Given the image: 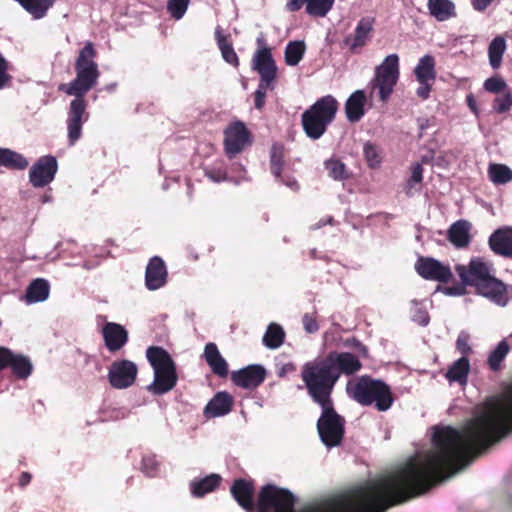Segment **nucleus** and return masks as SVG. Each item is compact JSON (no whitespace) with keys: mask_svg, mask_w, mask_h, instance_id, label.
I'll use <instances>...</instances> for the list:
<instances>
[{"mask_svg":"<svg viewBox=\"0 0 512 512\" xmlns=\"http://www.w3.org/2000/svg\"><path fill=\"white\" fill-rule=\"evenodd\" d=\"M96 50L92 42H87L79 51L75 61L76 77L68 84H61L59 90L75 98L71 101L68 117V141L73 146L81 137L82 126L88 120L85 95L93 89L100 76L98 64L94 61Z\"/></svg>","mask_w":512,"mask_h":512,"instance_id":"nucleus-1","label":"nucleus"},{"mask_svg":"<svg viewBox=\"0 0 512 512\" xmlns=\"http://www.w3.org/2000/svg\"><path fill=\"white\" fill-rule=\"evenodd\" d=\"M455 271L462 284L474 287L477 294L500 306L507 304V287L494 276V267L491 262L483 257H472L467 265H456Z\"/></svg>","mask_w":512,"mask_h":512,"instance_id":"nucleus-2","label":"nucleus"},{"mask_svg":"<svg viewBox=\"0 0 512 512\" xmlns=\"http://www.w3.org/2000/svg\"><path fill=\"white\" fill-rule=\"evenodd\" d=\"M301 379L314 403L317 405L333 403L332 393L339 379L326 357L305 363L301 369Z\"/></svg>","mask_w":512,"mask_h":512,"instance_id":"nucleus-3","label":"nucleus"},{"mask_svg":"<svg viewBox=\"0 0 512 512\" xmlns=\"http://www.w3.org/2000/svg\"><path fill=\"white\" fill-rule=\"evenodd\" d=\"M348 395L362 406L374 405L378 411L389 410L394 403L390 386L380 379L368 375L347 383Z\"/></svg>","mask_w":512,"mask_h":512,"instance_id":"nucleus-4","label":"nucleus"},{"mask_svg":"<svg viewBox=\"0 0 512 512\" xmlns=\"http://www.w3.org/2000/svg\"><path fill=\"white\" fill-rule=\"evenodd\" d=\"M146 357L154 372V379L147 386L153 395H164L175 388L178 382L176 363L163 347L150 346Z\"/></svg>","mask_w":512,"mask_h":512,"instance_id":"nucleus-5","label":"nucleus"},{"mask_svg":"<svg viewBox=\"0 0 512 512\" xmlns=\"http://www.w3.org/2000/svg\"><path fill=\"white\" fill-rule=\"evenodd\" d=\"M339 103L332 95L319 98L301 115L302 128L308 138L318 140L334 121Z\"/></svg>","mask_w":512,"mask_h":512,"instance_id":"nucleus-6","label":"nucleus"},{"mask_svg":"<svg viewBox=\"0 0 512 512\" xmlns=\"http://www.w3.org/2000/svg\"><path fill=\"white\" fill-rule=\"evenodd\" d=\"M257 46L258 48L253 55L252 66L258 72L260 81L254 93V106L256 109L261 110L265 105L267 90L274 88V82L277 78V66L273 59L271 48L263 37L257 38Z\"/></svg>","mask_w":512,"mask_h":512,"instance_id":"nucleus-7","label":"nucleus"},{"mask_svg":"<svg viewBox=\"0 0 512 512\" xmlns=\"http://www.w3.org/2000/svg\"><path fill=\"white\" fill-rule=\"evenodd\" d=\"M399 79V57L397 54L388 55L376 67L374 77L369 82L370 97L377 92L379 101L387 103Z\"/></svg>","mask_w":512,"mask_h":512,"instance_id":"nucleus-8","label":"nucleus"},{"mask_svg":"<svg viewBox=\"0 0 512 512\" xmlns=\"http://www.w3.org/2000/svg\"><path fill=\"white\" fill-rule=\"evenodd\" d=\"M322 409L317 421V431L323 444L336 447L341 444L345 434V419L337 413L334 403L319 405Z\"/></svg>","mask_w":512,"mask_h":512,"instance_id":"nucleus-9","label":"nucleus"},{"mask_svg":"<svg viewBox=\"0 0 512 512\" xmlns=\"http://www.w3.org/2000/svg\"><path fill=\"white\" fill-rule=\"evenodd\" d=\"M252 143L251 132L241 121L230 123L224 130V150L232 159Z\"/></svg>","mask_w":512,"mask_h":512,"instance_id":"nucleus-10","label":"nucleus"},{"mask_svg":"<svg viewBox=\"0 0 512 512\" xmlns=\"http://www.w3.org/2000/svg\"><path fill=\"white\" fill-rule=\"evenodd\" d=\"M137 365L127 359L114 361L108 370V381L115 389H126L132 386L137 378Z\"/></svg>","mask_w":512,"mask_h":512,"instance_id":"nucleus-11","label":"nucleus"},{"mask_svg":"<svg viewBox=\"0 0 512 512\" xmlns=\"http://www.w3.org/2000/svg\"><path fill=\"white\" fill-rule=\"evenodd\" d=\"M415 270L425 280L448 283L453 279L449 266L432 257L420 256L415 263Z\"/></svg>","mask_w":512,"mask_h":512,"instance_id":"nucleus-12","label":"nucleus"},{"mask_svg":"<svg viewBox=\"0 0 512 512\" xmlns=\"http://www.w3.org/2000/svg\"><path fill=\"white\" fill-rule=\"evenodd\" d=\"M4 369H10L12 375L18 379H27L33 371V365L27 356L0 346V371Z\"/></svg>","mask_w":512,"mask_h":512,"instance_id":"nucleus-13","label":"nucleus"},{"mask_svg":"<svg viewBox=\"0 0 512 512\" xmlns=\"http://www.w3.org/2000/svg\"><path fill=\"white\" fill-rule=\"evenodd\" d=\"M57 170L58 163L54 156H42L30 168V183L35 188H43L53 181Z\"/></svg>","mask_w":512,"mask_h":512,"instance_id":"nucleus-14","label":"nucleus"},{"mask_svg":"<svg viewBox=\"0 0 512 512\" xmlns=\"http://www.w3.org/2000/svg\"><path fill=\"white\" fill-rule=\"evenodd\" d=\"M266 370L262 365L252 364L237 371H233L231 380L233 383L244 389H255L266 379Z\"/></svg>","mask_w":512,"mask_h":512,"instance_id":"nucleus-15","label":"nucleus"},{"mask_svg":"<svg viewBox=\"0 0 512 512\" xmlns=\"http://www.w3.org/2000/svg\"><path fill=\"white\" fill-rule=\"evenodd\" d=\"M327 361L332 365L338 379L341 374L353 375L362 368V363L357 356L350 352L331 351L326 356Z\"/></svg>","mask_w":512,"mask_h":512,"instance_id":"nucleus-16","label":"nucleus"},{"mask_svg":"<svg viewBox=\"0 0 512 512\" xmlns=\"http://www.w3.org/2000/svg\"><path fill=\"white\" fill-rule=\"evenodd\" d=\"M335 0H287L285 9L288 12H298L305 6L308 15L325 17L333 8Z\"/></svg>","mask_w":512,"mask_h":512,"instance_id":"nucleus-17","label":"nucleus"},{"mask_svg":"<svg viewBox=\"0 0 512 512\" xmlns=\"http://www.w3.org/2000/svg\"><path fill=\"white\" fill-rule=\"evenodd\" d=\"M374 19L365 17L359 20L353 34L345 37L343 43L351 53H357L367 44L373 31Z\"/></svg>","mask_w":512,"mask_h":512,"instance_id":"nucleus-18","label":"nucleus"},{"mask_svg":"<svg viewBox=\"0 0 512 512\" xmlns=\"http://www.w3.org/2000/svg\"><path fill=\"white\" fill-rule=\"evenodd\" d=\"M102 336L109 352L121 350L128 342V332L121 324L107 322L102 328Z\"/></svg>","mask_w":512,"mask_h":512,"instance_id":"nucleus-19","label":"nucleus"},{"mask_svg":"<svg viewBox=\"0 0 512 512\" xmlns=\"http://www.w3.org/2000/svg\"><path fill=\"white\" fill-rule=\"evenodd\" d=\"M167 269L162 258L152 257L145 271V285L148 290H157L163 287L167 282Z\"/></svg>","mask_w":512,"mask_h":512,"instance_id":"nucleus-20","label":"nucleus"},{"mask_svg":"<svg viewBox=\"0 0 512 512\" xmlns=\"http://www.w3.org/2000/svg\"><path fill=\"white\" fill-rule=\"evenodd\" d=\"M285 147L282 143L276 142L270 149V171L273 176L281 183L292 189H298L299 185L291 177L282 176L284 167Z\"/></svg>","mask_w":512,"mask_h":512,"instance_id":"nucleus-21","label":"nucleus"},{"mask_svg":"<svg viewBox=\"0 0 512 512\" xmlns=\"http://www.w3.org/2000/svg\"><path fill=\"white\" fill-rule=\"evenodd\" d=\"M230 492L238 505L244 510L248 512H252L254 510L255 505L253 496L255 487L252 481L243 478L235 479L230 488Z\"/></svg>","mask_w":512,"mask_h":512,"instance_id":"nucleus-22","label":"nucleus"},{"mask_svg":"<svg viewBox=\"0 0 512 512\" xmlns=\"http://www.w3.org/2000/svg\"><path fill=\"white\" fill-rule=\"evenodd\" d=\"M234 404L233 397L226 391L217 392L203 409L206 419L222 417L231 412Z\"/></svg>","mask_w":512,"mask_h":512,"instance_id":"nucleus-23","label":"nucleus"},{"mask_svg":"<svg viewBox=\"0 0 512 512\" xmlns=\"http://www.w3.org/2000/svg\"><path fill=\"white\" fill-rule=\"evenodd\" d=\"M490 249L497 255L512 257L511 228H501L494 231L488 240Z\"/></svg>","mask_w":512,"mask_h":512,"instance_id":"nucleus-24","label":"nucleus"},{"mask_svg":"<svg viewBox=\"0 0 512 512\" xmlns=\"http://www.w3.org/2000/svg\"><path fill=\"white\" fill-rule=\"evenodd\" d=\"M204 358L212 372L220 378L228 375V363L221 355L215 343H207L204 348Z\"/></svg>","mask_w":512,"mask_h":512,"instance_id":"nucleus-25","label":"nucleus"},{"mask_svg":"<svg viewBox=\"0 0 512 512\" xmlns=\"http://www.w3.org/2000/svg\"><path fill=\"white\" fill-rule=\"evenodd\" d=\"M366 94L364 90L353 92L345 103L346 118L351 123L359 122L365 115Z\"/></svg>","mask_w":512,"mask_h":512,"instance_id":"nucleus-26","label":"nucleus"},{"mask_svg":"<svg viewBox=\"0 0 512 512\" xmlns=\"http://www.w3.org/2000/svg\"><path fill=\"white\" fill-rule=\"evenodd\" d=\"M471 224L464 219L454 222L448 229L447 238L457 248H465L471 241Z\"/></svg>","mask_w":512,"mask_h":512,"instance_id":"nucleus-27","label":"nucleus"},{"mask_svg":"<svg viewBox=\"0 0 512 512\" xmlns=\"http://www.w3.org/2000/svg\"><path fill=\"white\" fill-rule=\"evenodd\" d=\"M50 286L47 280L37 278L26 289L25 300L27 303L43 302L49 297Z\"/></svg>","mask_w":512,"mask_h":512,"instance_id":"nucleus-28","label":"nucleus"},{"mask_svg":"<svg viewBox=\"0 0 512 512\" xmlns=\"http://www.w3.org/2000/svg\"><path fill=\"white\" fill-rule=\"evenodd\" d=\"M427 7L430 15L438 21H446L456 15L455 5L450 0H428Z\"/></svg>","mask_w":512,"mask_h":512,"instance_id":"nucleus-29","label":"nucleus"},{"mask_svg":"<svg viewBox=\"0 0 512 512\" xmlns=\"http://www.w3.org/2000/svg\"><path fill=\"white\" fill-rule=\"evenodd\" d=\"M221 480L222 478L218 474H210L200 480H195L190 484L191 493L195 497H203L215 491L219 487Z\"/></svg>","mask_w":512,"mask_h":512,"instance_id":"nucleus-30","label":"nucleus"},{"mask_svg":"<svg viewBox=\"0 0 512 512\" xmlns=\"http://www.w3.org/2000/svg\"><path fill=\"white\" fill-rule=\"evenodd\" d=\"M28 165V160L22 154L0 147V166L9 170H24Z\"/></svg>","mask_w":512,"mask_h":512,"instance_id":"nucleus-31","label":"nucleus"},{"mask_svg":"<svg viewBox=\"0 0 512 512\" xmlns=\"http://www.w3.org/2000/svg\"><path fill=\"white\" fill-rule=\"evenodd\" d=\"M414 73L418 82L432 81L435 82V60L431 55H425L420 58Z\"/></svg>","mask_w":512,"mask_h":512,"instance_id":"nucleus-32","label":"nucleus"},{"mask_svg":"<svg viewBox=\"0 0 512 512\" xmlns=\"http://www.w3.org/2000/svg\"><path fill=\"white\" fill-rule=\"evenodd\" d=\"M215 37L223 59L228 64L237 68L239 66V58L233 48L232 43L228 40V36L223 35L222 32L219 29H217L215 32Z\"/></svg>","mask_w":512,"mask_h":512,"instance_id":"nucleus-33","label":"nucleus"},{"mask_svg":"<svg viewBox=\"0 0 512 512\" xmlns=\"http://www.w3.org/2000/svg\"><path fill=\"white\" fill-rule=\"evenodd\" d=\"M506 51V40L502 36H496L489 44L488 57L489 63L493 69H498L502 65V58Z\"/></svg>","mask_w":512,"mask_h":512,"instance_id":"nucleus-34","label":"nucleus"},{"mask_svg":"<svg viewBox=\"0 0 512 512\" xmlns=\"http://www.w3.org/2000/svg\"><path fill=\"white\" fill-rule=\"evenodd\" d=\"M284 339L283 328L279 324L271 323L263 336V344L269 349H277L283 344Z\"/></svg>","mask_w":512,"mask_h":512,"instance_id":"nucleus-35","label":"nucleus"},{"mask_svg":"<svg viewBox=\"0 0 512 512\" xmlns=\"http://www.w3.org/2000/svg\"><path fill=\"white\" fill-rule=\"evenodd\" d=\"M470 371V363L467 357H461L455 361L446 373L447 379L462 383L466 381Z\"/></svg>","mask_w":512,"mask_h":512,"instance_id":"nucleus-36","label":"nucleus"},{"mask_svg":"<svg viewBox=\"0 0 512 512\" xmlns=\"http://www.w3.org/2000/svg\"><path fill=\"white\" fill-rule=\"evenodd\" d=\"M306 51L304 41H290L285 48V63L288 66H296L303 58Z\"/></svg>","mask_w":512,"mask_h":512,"instance_id":"nucleus-37","label":"nucleus"},{"mask_svg":"<svg viewBox=\"0 0 512 512\" xmlns=\"http://www.w3.org/2000/svg\"><path fill=\"white\" fill-rule=\"evenodd\" d=\"M488 174L494 184H506L512 180V170L504 164H490Z\"/></svg>","mask_w":512,"mask_h":512,"instance_id":"nucleus-38","label":"nucleus"},{"mask_svg":"<svg viewBox=\"0 0 512 512\" xmlns=\"http://www.w3.org/2000/svg\"><path fill=\"white\" fill-rule=\"evenodd\" d=\"M509 353V345L506 340L498 343L496 348L488 356V365L492 371H498L501 367L502 361Z\"/></svg>","mask_w":512,"mask_h":512,"instance_id":"nucleus-39","label":"nucleus"},{"mask_svg":"<svg viewBox=\"0 0 512 512\" xmlns=\"http://www.w3.org/2000/svg\"><path fill=\"white\" fill-rule=\"evenodd\" d=\"M325 168L328 170L329 176L334 180H346L349 178L346 165L339 159H329L325 162Z\"/></svg>","mask_w":512,"mask_h":512,"instance_id":"nucleus-40","label":"nucleus"},{"mask_svg":"<svg viewBox=\"0 0 512 512\" xmlns=\"http://www.w3.org/2000/svg\"><path fill=\"white\" fill-rule=\"evenodd\" d=\"M363 153L369 167L376 168L379 166L381 158L374 144L370 142L365 143Z\"/></svg>","mask_w":512,"mask_h":512,"instance_id":"nucleus-41","label":"nucleus"},{"mask_svg":"<svg viewBox=\"0 0 512 512\" xmlns=\"http://www.w3.org/2000/svg\"><path fill=\"white\" fill-rule=\"evenodd\" d=\"M141 470L149 477H154L159 471V462L153 454H147L142 457Z\"/></svg>","mask_w":512,"mask_h":512,"instance_id":"nucleus-42","label":"nucleus"},{"mask_svg":"<svg viewBox=\"0 0 512 512\" xmlns=\"http://www.w3.org/2000/svg\"><path fill=\"white\" fill-rule=\"evenodd\" d=\"M189 2L190 0H169L167 7L171 15L179 20L184 16Z\"/></svg>","mask_w":512,"mask_h":512,"instance_id":"nucleus-43","label":"nucleus"},{"mask_svg":"<svg viewBox=\"0 0 512 512\" xmlns=\"http://www.w3.org/2000/svg\"><path fill=\"white\" fill-rule=\"evenodd\" d=\"M493 109L499 113L507 112L512 106V94L510 91H507L503 96L496 97L493 101Z\"/></svg>","mask_w":512,"mask_h":512,"instance_id":"nucleus-44","label":"nucleus"},{"mask_svg":"<svg viewBox=\"0 0 512 512\" xmlns=\"http://www.w3.org/2000/svg\"><path fill=\"white\" fill-rule=\"evenodd\" d=\"M507 87L506 82L500 76H493L484 82V88L491 93H500Z\"/></svg>","mask_w":512,"mask_h":512,"instance_id":"nucleus-45","label":"nucleus"},{"mask_svg":"<svg viewBox=\"0 0 512 512\" xmlns=\"http://www.w3.org/2000/svg\"><path fill=\"white\" fill-rule=\"evenodd\" d=\"M493 410H512V383L505 391L504 398L501 401L488 403Z\"/></svg>","mask_w":512,"mask_h":512,"instance_id":"nucleus-46","label":"nucleus"},{"mask_svg":"<svg viewBox=\"0 0 512 512\" xmlns=\"http://www.w3.org/2000/svg\"><path fill=\"white\" fill-rule=\"evenodd\" d=\"M470 336L465 332H461L456 340V349L461 353L462 357H467L472 349L469 345Z\"/></svg>","mask_w":512,"mask_h":512,"instance_id":"nucleus-47","label":"nucleus"},{"mask_svg":"<svg viewBox=\"0 0 512 512\" xmlns=\"http://www.w3.org/2000/svg\"><path fill=\"white\" fill-rule=\"evenodd\" d=\"M302 323L307 333H315L319 329V325L314 313H305L302 317Z\"/></svg>","mask_w":512,"mask_h":512,"instance_id":"nucleus-48","label":"nucleus"},{"mask_svg":"<svg viewBox=\"0 0 512 512\" xmlns=\"http://www.w3.org/2000/svg\"><path fill=\"white\" fill-rule=\"evenodd\" d=\"M205 175L213 182H222L227 180V172L224 168H211L205 170Z\"/></svg>","mask_w":512,"mask_h":512,"instance_id":"nucleus-49","label":"nucleus"},{"mask_svg":"<svg viewBox=\"0 0 512 512\" xmlns=\"http://www.w3.org/2000/svg\"><path fill=\"white\" fill-rule=\"evenodd\" d=\"M8 62L0 53V89L4 88L11 80V76L7 73Z\"/></svg>","mask_w":512,"mask_h":512,"instance_id":"nucleus-50","label":"nucleus"},{"mask_svg":"<svg viewBox=\"0 0 512 512\" xmlns=\"http://www.w3.org/2000/svg\"><path fill=\"white\" fill-rule=\"evenodd\" d=\"M419 87L416 90V94L419 98L422 100H426L430 96V92L432 90V86L434 82L432 81H425V82H419Z\"/></svg>","mask_w":512,"mask_h":512,"instance_id":"nucleus-51","label":"nucleus"},{"mask_svg":"<svg viewBox=\"0 0 512 512\" xmlns=\"http://www.w3.org/2000/svg\"><path fill=\"white\" fill-rule=\"evenodd\" d=\"M423 180V167L421 163H416L412 166V173L409 179V185L412 186L413 183H421Z\"/></svg>","mask_w":512,"mask_h":512,"instance_id":"nucleus-52","label":"nucleus"},{"mask_svg":"<svg viewBox=\"0 0 512 512\" xmlns=\"http://www.w3.org/2000/svg\"><path fill=\"white\" fill-rule=\"evenodd\" d=\"M413 320L421 326H426L429 323L430 317L426 310L417 309L413 315Z\"/></svg>","mask_w":512,"mask_h":512,"instance_id":"nucleus-53","label":"nucleus"},{"mask_svg":"<svg viewBox=\"0 0 512 512\" xmlns=\"http://www.w3.org/2000/svg\"><path fill=\"white\" fill-rule=\"evenodd\" d=\"M494 0H471V5L478 12L485 11Z\"/></svg>","mask_w":512,"mask_h":512,"instance_id":"nucleus-54","label":"nucleus"},{"mask_svg":"<svg viewBox=\"0 0 512 512\" xmlns=\"http://www.w3.org/2000/svg\"><path fill=\"white\" fill-rule=\"evenodd\" d=\"M444 293L446 295H451V296L463 295L465 293V288H464V286L445 287Z\"/></svg>","mask_w":512,"mask_h":512,"instance_id":"nucleus-55","label":"nucleus"},{"mask_svg":"<svg viewBox=\"0 0 512 512\" xmlns=\"http://www.w3.org/2000/svg\"><path fill=\"white\" fill-rule=\"evenodd\" d=\"M32 479V475L29 472H22L19 476L18 484L21 488L26 487Z\"/></svg>","mask_w":512,"mask_h":512,"instance_id":"nucleus-56","label":"nucleus"},{"mask_svg":"<svg viewBox=\"0 0 512 512\" xmlns=\"http://www.w3.org/2000/svg\"><path fill=\"white\" fill-rule=\"evenodd\" d=\"M466 102L468 107L471 109V111L475 114H477V105L476 100L472 94L467 95Z\"/></svg>","mask_w":512,"mask_h":512,"instance_id":"nucleus-57","label":"nucleus"},{"mask_svg":"<svg viewBox=\"0 0 512 512\" xmlns=\"http://www.w3.org/2000/svg\"><path fill=\"white\" fill-rule=\"evenodd\" d=\"M425 128H426V125H424V124H421V125H420V129H421V130H424Z\"/></svg>","mask_w":512,"mask_h":512,"instance_id":"nucleus-58","label":"nucleus"}]
</instances>
